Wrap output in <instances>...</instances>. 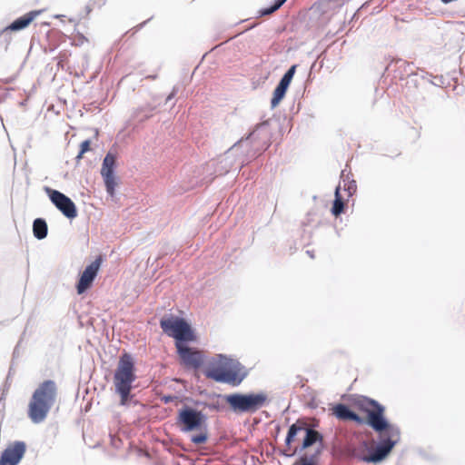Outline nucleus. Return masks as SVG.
<instances>
[{"label": "nucleus", "instance_id": "1", "mask_svg": "<svg viewBox=\"0 0 465 465\" xmlns=\"http://www.w3.org/2000/svg\"><path fill=\"white\" fill-rule=\"evenodd\" d=\"M369 404L374 407V410L368 411L367 422L375 431L385 432V437L377 444L370 455L358 456L354 449H348L347 454L364 462L377 464L385 460L398 443L401 431L397 425L387 421L383 415L384 407L382 405L374 400H369Z\"/></svg>", "mask_w": 465, "mask_h": 465}, {"label": "nucleus", "instance_id": "2", "mask_svg": "<svg viewBox=\"0 0 465 465\" xmlns=\"http://www.w3.org/2000/svg\"><path fill=\"white\" fill-rule=\"evenodd\" d=\"M56 394L57 387L52 380L45 381L36 388L28 404L27 414L32 422L38 424L46 419L55 402Z\"/></svg>", "mask_w": 465, "mask_h": 465}, {"label": "nucleus", "instance_id": "3", "mask_svg": "<svg viewBox=\"0 0 465 465\" xmlns=\"http://www.w3.org/2000/svg\"><path fill=\"white\" fill-rule=\"evenodd\" d=\"M242 364L233 358L217 354L208 362L206 376L217 382L239 384L243 377H239Z\"/></svg>", "mask_w": 465, "mask_h": 465}, {"label": "nucleus", "instance_id": "4", "mask_svg": "<svg viewBox=\"0 0 465 465\" xmlns=\"http://www.w3.org/2000/svg\"><path fill=\"white\" fill-rule=\"evenodd\" d=\"M136 376L134 373V361L128 353H124L118 361L114 375L115 391L120 395V404L125 406L131 400V390Z\"/></svg>", "mask_w": 465, "mask_h": 465}, {"label": "nucleus", "instance_id": "5", "mask_svg": "<svg viewBox=\"0 0 465 465\" xmlns=\"http://www.w3.org/2000/svg\"><path fill=\"white\" fill-rule=\"evenodd\" d=\"M225 401L232 411L240 413H254L269 402L265 391L257 393H232L225 396Z\"/></svg>", "mask_w": 465, "mask_h": 465}, {"label": "nucleus", "instance_id": "6", "mask_svg": "<svg viewBox=\"0 0 465 465\" xmlns=\"http://www.w3.org/2000/svg\"><path fill=\"white\" fill-rule=\"evenodd\" d=\"M164 333L176 340V342L189 341L194 339L190 324L183 318L170 316L160 321Z\"/></svg>", "mask_w": 465, "mask_h": 465}, {"label": "nucleus", "instance_id": "7", "mask_svg": "<svg viewBox=\"0 0 465 465\" xmlns=\"http://www.w3.org/2000/svg\"><path fill=\"white\" fill-rule=\"evenodd\" d=\"M205 420L206 416L202 411L186 406L179 411L177 424L181 425L182 431L188 432L201 430Z\"/></svg>", "mask_w": 465, "mask_h": 465}, {"label": "nucleus", "instance_id": "8", "mask_svg": "<svg viewBox=\"0 0 465 465\" xmlns=\"http://www.w3.org/2000/svg\"><path fill=\"white\" fill-rule=\"evenodd\" d=\"M49 198L54 206L68 219H74L77 216V210L74 203L63 193L47 189Z\"/></svg>", "mask_w": 465, "mask_h": 465}, {"label": "nucleus", "instance_id": "9", "mask_svg": "<svg viewBox=\"0 0 465 465\" xmlns=\"http://www.w3.org/2000/svg\"><path fill=\"white\" fill-rule=\"evenodd\" d=\"M115 162V156L113 153H108L104 158L101 168V175L104 179L106 192L111 196L114 195L116 186V181L114 176Z\"/></svg>", "mask_w": 465, "mask_h": 465}, {"label": "nucleus", "instance_id": "10", "mask_svg": "<svg viewBox=\"0 0 465 465\" xmlns=\"http://www.w3.org/2000/svg\"><path fill=\"white\" fill-rule=\"evenodd\" d=\"M102 259L101 257L96 258L94 262H92L80 276V279L77 282L76 289L77 293L82 294L84 293L87 289H89L95 279L99 268L101 266Z\"/></svg>", "mask_w": 465, "mask_h": 465}, {"label": "nucleus", "instance_id": "11", "mask_svg": "<svg viewBox=\"0 0 465 465\" xmlns=\"http://www.w3.org/2000/svg\"><path fill=\"white\" fill-rule=\"evenodd\" d=\"M25 442L15 441L3 451L0 465H17L25 455Z\"/></svg>", "mask_w": 465, "mask_h": 465}, {"label": "nucleus", "instance_id": "12", "mask_svg": "<svg viewBox=\"0 0 465 465\" xmlns=\"http://www.w3.org/2000/svg\"><path fill=\"white\" fill-rule=\"evenodd\" d=\"M177 351L183 363L191 367H199L202 363V358L198 351L186 346L182 342H176Z\"/></svg>", "mask_w": 465, "mask_h": 465}, {"label": "nucleus", "instance_id": "13", "mask_svg": "<svg viewBox=\"0 0 465 465\" xmlns=\"http://www.w3.org/2000/svg\"><path fill=\"white\" fill-rule=\"evenodd\" d=\"M41 14V11H31L27 13L26 15L15 19L13 23H11L5 30H11V31H19L22 29H25L27 27L31 22L35 19L39 15Z\"/></svg>", "mask_w": 465, "mask_h": 465}, {"label": "nucleus", "instance_id": "14", "mask_svg": "<svg viewBox=\"0 0 465 465\" xmlns=\"http://www.w3.org/2000/svg\"><path fill=\"white\" fill-rule=\"evenodd\" d=\"M333 414L340 420H354L358 423H362V419L348 406L339 403L333 408Z\"/></svg>", "mask_w": 465, "mask_h": 465}, {"label": "nucleus", "instance_id": "15", "mask_svg": "<svg viewBox=\"0 0 465 465\" xmlns=\"http://www.w3.org/2000/svg\"><path fill=\"white\" fill-rule=\"evenodd\" d=\"M303 431H305V437L303 439L301 450H303L311 447L312 445L315 444L318 441L322 443V436L317 430L303 427Z\"/></svg>", "mask_w": 465, "mask_h": 465}, {"label": "nucleus", "instance_id": "16", "mask_svg": "<svg viewBox=\"0 0 465 465\" xmlns=\"http://www.w3.org/2000/svg\"><path fill=\"white\" fill-rule=\"evenodd\" d=\"M33 232L36 239H45L48 232L46 222L42 218L35 219L33 223Z\"/></svg>", "mask_w": 465, "mask_h": 465}, {"label": "nucleus", "instance_id": "17", "mask_svg": "<svg viewBox=\"0 0 465 465\" xmlns=\"http://www.w3.org/2000/svg\"><path fill=\"white\" fill-rule=\"evenodd\" d=\"M340 190H341V185H339L335 189V199H334L333 205L331 208V213L335 216L340 215L343 212V208H344V203H343L342 197L340 194Z\"/></svg>", "mask_w": 465, "mask_h": 465}, {"label": "nucleus", "instance_id": "18", "mask_svg": "<svg viewBox=\"0 0 465 465\" xmlns=\"http://www.w3.org/2000/svg\"><path fill=\"white\" fill-rule=\"evenodd\" d=\"M287 89L288 88L284 85H282L280 84H277L276 88L273 91V95L271 101L272 108H275L280 104V102L284 97Z\"/></svg>", "mask_w": 465, "mask_h": 465}, {"label": "nucleus", "instance_id": "19", "mask_svg": "<svg viewBox=\"0 0 465 465\" xmlns=\"http://www.w3.org/2000/svg\"><path fill=\"white\" fill-rule=\"evenodd\" d=\"M341 177L344 183V191L347 192V196L351 197L357 190L356 182L354 180H349V174L345 175L344 171L341 173Z\"/></svg>", "mask_w": 465, "mask_h": 465}, {"label": "nucleus", "instance_id": "20", "mask_svg": "<svg viewBox=\"0 0 465 465\" xmlns=\"http://www.w3.org/2000/svg\"><path fill=\"white\" fill-rule=\"evenodd\" d=\"M321 451L322 447H319L315 454L312 455L311 457L303 455L300 458L299 461L295 462L293 465H317L316 460Z\"/></svg>", "mask_w": 465, "mask_h": 465}, {"label": "nucleus", "instance_id": "21", "mask_svg": "<svg viewBox=\"0 0 465 465\" xmlns=\"http://www.w3.org/2000/svg\"><path fill=\"white\" fill-rule=\"evenodd\" d=\"M303 430V426H300L297 423H293L290 426L286 439L285 443L287 446H290L295 436L298 434L299 431Z\"/></svg>", "mask_w": 465, "mask_h": 465}, {"label": "nucleus", "instance_id": "22", "mask_svg": "<svg viewBox=\"0 0 465 465\" xmlns=\"http://www.w3.org/2000/svg\"><path fill=\"white\" fill-rule=\"evenodd\" d=\"M295 70H296V65H292L287 71L286 73L282 75V77L281 78L279 84H282V85H284L286 86L287 88L289 87L292 78H293V75L295 74Z\"/></svg>", "mask_w": 465, "mask_h": 465}, {"label": "nucleus", "instance_id": "23", "mask_svg": "<svg viewBox=\"0 0 465 465\" xmlns=\"http://www.w3.org/2000/svg\"><path fill=\"white\" fill-rule=\"evenodd\" d=\"M285 2H286V0H275L274 4L272 5H271L270 7H267V8L261 9L259 11V14L262 16L269 15L274 13L275 11H277Z\"/></svg>", "mask_w": 465, "mask_h": 465}, {"label": "nucleus", "instance_id": "24", "mask_svg": "<svg viewBox=\"0 0 465 465\" xmlns=\"http://www.w3.org/2000/svg\"><path fill=\"white\" fill-rule=\"evenodd\" d=\"M207 439H208V434H207L206 430H201V432L199 434L193 435L191 437L192 442H193L195 444L204 443L207 440Z\"/></svg>", "mask_w": 465, "mask_h": 465}, {"label": "nucleus", "instance_id": "25", "mask_svg": "<svg viewBox=\"0 0 465 465\" xmlns=\"http://www.w3.org/2000/svg\"><path fill=\"white\" fill-rule=\"evenodd\" d=\"M90 141L89 140H84L81 143V145H80V151H82V153H85L86 152L89 151L90 149Z\"/></svg>", "mask_w": 465, "mask_h": 465}, {"label": "nucleus", "instance_id": "26", "mask_svg": "<svg viewBox=\"0 0 465 465\" xmlns=\"http://www.w3.org/2000/svg\"><path fill=\"white\" fill-rule=\"evenodd\" d=\"M145 110H148L149 112H152V111L153 110V107L148 104V105H146V107H144V108H143V107H141V108L137 109V110L134 112V115H135V117H137V116H138V114H139V113H140V112H142V111H145Z\"/></svg>", "mask_w": 465, "mask_h": 465}, {"label": "nucleus", "instance_id": "27", "mask_svg": "<svg viewBox=\"0 0 465 465\" xmlns=\"http://www.w3.org/2000/svg\"><path fill=\"white\" fill-rule=\"evenodd\" d=\"M173 399H174L173 396L169 395V396H164L163 398V401H164V403H169V402L173 401Z\"/></svg>", "mask_w": 465, "mask_h": 465}, {"label": "nucleus", "instance_id": "28", "mask_svg": "<svg viewBox=\"0 0 465 465\" xmlns=\"http://www.w3.org/2000/svg\"><path fill=\"white\" fill-rule=\"evenodd\" d=\"M174 94H175V92H174V91H173L172 94H170L168 95V97L166 98V103H168L171 99H173V96H174Z\"/></svg>", "mask_w": 465, "mask_h": 465}, {"label": "nucleus", "instance_id": "29", "mask_svg": "<svg viewBox=\"0 0 465 465\" xmlns=\"http://www.w3.org/2000/svg\"><path fill=\"white\" fill-rule=\"evenodd\" d=\"M84 153H82V151L79 152V153L76 156V159H81L83 157Z\"/></svg>", "mask_w": 465, "mask_h": 465}, {"label": "nucleus", "instance_id": "30", "mask_svg": "<svg viewBox=\"0 0 465 465\" xmlns=\"http://www.w3.org/2000/svg\"><path fill=\"white\" fill-rule=\"evenodd\" d=\"M306 252L310 255V257H312V258H313V257H314V256H313L312 252H311V251H307Z\"/></svg>", "mask_w": 465, "mask_h": 465}]
</instances>
